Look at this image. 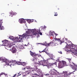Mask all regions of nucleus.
<instances>
[{"label":"nucleus","mask_w":77,"mask_h":77,"mask_svg":"<svg viewBox=\"0 0 77 77\" xmlns=\"http://www.w3.org/2000/svg\"><path fill=\"white\" fill-rule=\"evenodd\" d=\"M40 32V29L39 30L36 29H29L28 30V33L25 35V38L26 39H28L29 38V36H32V35H38Z\"/></svg>","instance_id":"1"},{"label":"nucleus","mask_w":77,"mask_h":77,"mask_svg":"<svg viewBox=\"0 0 77 77\" xmlns=\"http://www.w3.org/2000/svg\"><path fill=\"white\" fill-rule=\"evenodd\" d=\"M70 48H66L65 50L67 52H68V51H72L75 52L77 51V48L76 45H75L73 44L71 45Z\"/></svg>","instance_id":"2"},{"label":"nucleus","mask_w":77,"mask_h":77,"mask_svg":"<svg viewBox=\"0 0 77 77\" xmlns=\"http://www.w3.org/2000/svg\"><path fill=\"white\" fill-rule=\"evenodd\" d=\"M54 60V59L53 58H50L46 60H44L42 62V61H38V62L39 64L42 65L44 66H47V65L48 64H49V63L48 62V60Z\"/></svg>","instance_id":"3"},{"label":"nucleus","mask_w":77,"mask_h":77,"mask_svg":"<svg viewBox=\"0 0 77 77\" xmlns=\"http://www.w3.org/2000/svg\"><path fill=\"white\" fill-rule=\"evenodd\" d=\"M29 71L30 72H37L38 74H40L41 73V69H38V68H35V69L31 68L29 69Z\"/></svg>","instance_id":"4"},{"label":"nucleus","mask_w":77,"mask_h":77,"mask_svg":"<svg viewBox=\"0 0 77 77\" xmlns=\"http://www.w3.org/2000/svg\"><path fill=\"white\" fill-rule=\"evenodd\" d=\"M30 52L31 56H34V57H35V59L39 60V57H41V55H40L34 54V53L32 52L31 51H30Z\"/></svg>","instance_id":"5"},{"label":"nucleus","mask_w":77,"mask_h":77,"mask_svg":"<svg viewBox=\"0 0 77 77\" xmlns=\"http://www.w3.org/2000/svg\"><path fill=\"white\" fill-rule=\"evenodd\" d=\"M66 62L65 61H59L58 63V67L60 68H63L64 66H66Z\"/></svg>","instance_id":"6"},{"label":"nucleus","mask_w":77,"mask_h":77,"mask_svg":"<svg viewBox=\"0 0 77 77\" xmlns=\"http://www.w3.org/2000/svg\"><path fill=\"white\" fill-rule=\"evenodd\" d=\"M55 40H53L52 41V43H53V44H54V46H56V45H57V43H56V40L58 41V42H60L61 43H63V42H64V41H63V42H62L61 40L60 39V38H56L55 39Z\"/></svg>","instance_id":"7"},{"label":"nucleus","mask_w":77,"mask_h":77,"mask_svg":"<svg viewBox=\"0 0 77 77\" xmlns=\"http://www.w3.org/2000/svg\"><path fill=\"white\" fill-rule=\"evenodd\" d=\"M2 42H3V43L4 45L5 46V47H7L8 48L10 47V48L11 47V46L9 47V45L8 41L6 40H5L3 42L2 41Z\"/></svg>","instance_id":"8"},{"label":"nucleus","mask_w":77,"mask_h":77,"mask_svg":"<svg viewBox=\"0 0 77 77\" xmlns=\"http://www.w3.org/2000/svg\"><path fill=\"white\" fill-rule=\"evenodd\" d=\"M57 71L54 69H51L49 71V73L50 74L52 75H55L56 74V72Z\"/></svg>","instance_id":"9"},{"label":"nucleus","mask_w":77,"mask_h":77,"mask_svg":"<svg viewBox=\"0 0 77 77\" xmlns=\"http://www.w3.org/2000/svg\"><path fill=\"white\" fill-rule=\"evenodd\" d=\"M0 60L3 61V62H4L5 63V64L6 65H9V63H7L6 61L8 60L5 58H3V57L0 58Z\"/></svg>","instance_id":"10"},{"label":"nucleus","mask_w":77,"mask_h":77,"mask_svg":"<svg viewBox=\"0 0 77 77\" xmlns=\"http://www.w3.org/2000/svg\"><path fill=\"white\" fill-rule=\"evenodd\" d=\"M63 73L64 74L65 77H67V76L71 75L72 73L70 72L69 73H68V72H67V71H63Z\"/></svg>","instance_id":"11"},{"label":"nucleus","mask_w":77,"mask_h":77,"mask_svg":"<svg viewBox=\"0 0 77 77\" xmlns=\"http://www.w3.org/2000/svg\"><path fill=\"white\" fill-rule=\"evenodd\" d=\"M23 39V38H21V37H20L18 38V37H16L15 38V41H16L18 42V40L19 41L18 42H21V40H22Z\"/></svg>","instance_id":"12"},{"label":"nucleus","mask_w":77,"mask_h":77,"mask_svg":"<svg viewBox=\"0 0 77 77\" xmlns=\"http://www.w3.org/2000/svg\"><path fill=\"white\" fill-rule=\"evenodd\" d=\"M2 23H3L2 20H0V30H3L4 29L3 26H2Z\"/></svg>","instance_id":"13"},{"label":"nucleus","mask_w":77,"mask_h":77,"mask_svg":"<svg viewBox=\"0 0 77 77\" xmlns=\"http://www.w3.org/2000/svg\"><path fill=\"white\" fill-rule=\"evenodd\" d=\"M15 62V60L14 61L13 60H11L10 62H9L10 63H12L10 65V66H11V65H13V66H14Z\"/></svg>","instance_id":"14"},{"label":"nucleus","mask_w":77,"mask_h":77,"mask_svg":"<svg viewBox=\"0 0 77 77\" xmlns=\"http://www.w3.org/2000/svg\"><path fill=\"white\" fill-rule=\"evenodd\" d=\"M24 21V19H19V22L21 24L23 23Z\"/></svg>","instance_id":"15"},{"label":"nucleus","mask_w":77,"mask_h":77,"mask_svg":"<svg viewBox=\"0 0 77 77\" xmlns=\"http://www.w3.org/2000/svg\"><path fill=\"white\" fill-rule=\"evenodd\" d=\"M12 52L13 53H16L17 50H16V49H15V47H14V48H12Z\"/></svg>","instance_id":"16"},{"label":"nucleus","mask_w":77,"mask_h":77,"mask_svg":"<svg viewBox=\"0 0 77 77\" xmlns=\"http://www.w3.org/2000/svg\"><path fill=\"white\" fill-rule=\"evenodd\" d=\"M14 64L15 65L16 64H17V65H21V61H15V62H14Z\"/></svg>","instance_id":"17"},{"label":"nucleus","mask_w":77,"mask_h":77,"mask_svg":"<svg viewBox=\"0 0 77 77\" xmlns=\"http://www.w3.org/2000/svg\"><path fill=\"white\" fill-rule=\"evenodd\" d=\"M36 60L35 59V58H34L32 59V61L34 62V65H36V63H37V60Z\"/></svg>","instance_id":"18"},{"label":"nucleus","mask_w":77,"mask_h":77,"mask_svg":"<svg viewBox=\"0 0 77 77\" xmlns=\"http://www.w3.org/2000/svg\"><path fill=\"white\" fill-rule=\"evenodd\" d=\"M51 66H53V64H52V63H49L46 66H47L48 68L49 69V68H50Z\"/></svg>","instance_id":"19"},{"label":"nucleus","mask_w":77,"mask_h":77,"mask_svg":"<svg viewBox=\"0 0 77 77\" xmlns=\"http://www.w3.org/2000/svg\"><path fill=\"white\" fill-rule=\"evenodd\" d=\"M72 69H73L74 70H76V69H77L76 68V65H74L73 67H72Z\"/></svg>","instance_id":"20"},{"label":"nucleus","mask_w":77,"mask_h":77,"mask_svg":"<svg viewBox=\"0 0 77 77\" xmlns=\"http://www.w3.org/2000/svg\"><path fill=\"white\" fill-rule=\"evenodd\" d=\"M49 46H54V45L53 44L52 41L51 42H50V43H49Z\"/></svg>","instance_id":"21"},{"label":"nucleus","mask_w":77,"mask_h":77,"mask_svg":"<svg viewBox=\"0 0 77 77\" xmlns=\"http://www.w3.org/2000/svg\"><path fill=\"white\" fill-rule=\"evenodd\" d=\"M26 63L23 62H21V65H23V66H24V65H26Z\"/></svg>","instance_id":"22"},{"label":"nucleus","mask_w":77,"mask_h":77,"mask_svg":"<svg viewBox=\"0 0 77 77\" xmlns=\"http://www.w3.org/2000/svg\"><path fill=\"white\" fill-rule=\"evenodd\" d=\"M22 38H25V34H23V35H20V36Z\"/></svg>","instance_id":"23"},{"label":"nucleus","mask_w":77,"mask_h":77,"mask_svg":"<svg viewBox=\"0 0 77 77\" xmlns=\"http://www.w3.org/2000/svg\"><path fill=\"white\" fill-rule=\"evenodd\" d=\"M50 57H51V58H53V55L52 54H50L49 55Z\"/></svg>","instance_id":"24"},{"label":"nucleus","mask_w":77,"mask_h":77,"mask_svg":"<svg viewBox=\"0 0 77 77\" xmlns=\"http://www.w3.org/2000/svg\"><path fill=\"white\" fill-rule=\"evenodd\" d=\"M45 46H50V44L49 43H47L46 42H45Z\"/></svg>","instance_id":"25"},{"label":"nucleus","mask_w":77,"mask_h":77,"mask_svg":"<svg viewBox=\"0 0 77 77\" xmlns=\"http://www.w3.org/2000/svg\"><path fill=\"white\" fill-rule=\"evenodd\" d=\"M67 60H68L69 62H71V59L67 58Z\"/></svg>","instance_id":"26"},{"label":"nucleus","mask_w":77,"mask_h":77,"mask_svg":"<svg viewBox=\"0 0 77 77\" xmlns=\"http://www.w3.org/2000/svg\"><path fill=\"white\" fill-rule=\"evenodd\" d=\"M30 72L29 71H26V73H27V74H29V73Z\"/></svg>","instance_id":"27"},{"label":"nucleus","mask_w":77,"mask_h":77,"mask_svg":"<svg viewBox=\"0 0 77 77\" xmlns=\"http://www.w3.org/2000/svg\"><path fill=\"white\" fill-rule=\"evenodd\" d=\"M51 35V36H54V35L53 34H54V32H51L50 33Z\"/></svg>","instance_id":"28"},{"label":"nucleus","mask_w":77,"mask_h":77,"mask_svg":"<svg viewBox=\"0 0 77 77\" xmlns=\"http://www.w3.org/2000/svg\"><path fill=\"white\" fill-rule=\"evenodd\" d=\"M13 37L10 36L9 37V39H11V40H13V39H14V38H12Z\"/></svg>","instance_id":"29"},{"label":"nucleus","mask_w":77,"mask_h":77,"mask_svg":"<svg viewBox=\"0 0 77 77\" xmlns=\"http://www.w3.org/2000/svg\"><path fill=\"white\" fill-rule=\"evenodd\" d=\"M54 16H57L58 14L57 12L54 13Z\"/></svg>","instance_id":"30"},{"label":"nucleus","mask_w":77,"mask_h":77,"mask_svg":"<svg viewBox=\"0 0 77 77\" xmlns=\"http://www.w3.org/2000/svg\"><path fill=\"white\" fill-rule=\"evenodd\" d=\"M40 53H42V52H45L47 54V52H46L45 50H44L43 51H42L40 52V51H39Z\"/></svg>","instance_id":"31"},{"label":"nucleus","mask_w":77,"mask_h":77,"mask_svg":"<svg viewBox=\"0 0 77 77\" xmlns=\"http://www.w3.org/2000/svg\"><path fill=\"white\" fill-rule=\"evenodd\" d=\"M2 75H3V74H4V75H6H6H7V74H5V73L2 72Z\"/></svg>","instance_id":"32"},{"label":"nucleus","mask_w":77,"mask_h":77,"mask_svg":"<svg viewBox=\"0 0 77 77\" xmlns=\"http://www.w3.org/2000/svg\"><path fill=\"white\" fill-rule=\"evenodd\" d=\"M14 14H15V13L14 12H12L11 13V15H14Z\"/></svg>","instance_id":"33"},{"label":"nucleus","mask_w":77,"mask_h":77,"mask_svg":"<svg viewBox=\"0 0 77 77\" xmlns=\"http://www.w3.org/2000/svg\"><path fill=\"white\" fill-rule=\"evenodd\" d=\"M45 43H44L43 44L41 43V45H45Z\"/></svg>","instance_id":"34"},{"label":"nucleus","mask_w":77,"mask_h":77,"mask_svg":"<svg viewBox=\"0 0 77 77\" xmlns=\"http://www.w3.org/2000/svg\"><path fill=\"white\" fill-rule=\"evenodd\" d=\"M29 20V21L31 23L33 21H32V20L31 19Z\"/></svg>","instance_id":"35"},{"label":"nucleus","mask_w":77,"mask_h":77,"mask_svg":"<svg viewBox=\"0 0 77 77\" xmlns=\"http://www.w3.org/2000/svg\"><path fill=\"white\" fill-rule=\"evenodd\" d=\"M69 42H70V43H72V42H71L69 41V40L68 41V43L69 44Z\"/></svg>","instance_id":"36"},{"label":"nucleus","mask_w":77,"mask_h":77,"mask_svg":"<svg viewBox=\"0 0 77 77\" xmlns=\"http://www.w3.org/2000/svg\"><path fill=\"white\" fill-rule=\"evenodd\" d=\"M3 75V73L2 72L0 74V77H1V75Z\"/></svg>","instance_id":"37"},{"label":"nucleus","mask_w":77,"mask_h":77,"mask_svg":"<svg viewBox=\"0 0 77 77\" xmlns=\"http://www.w3.org/2000/svg\"><path fill=\"white\" fill-rule=\"evenodd\" d=\"M25 75H23V77H26V75H27V74H25Z\"/></svg>","instance_id":"38"},{"label":"nucleus","mask_w":77,"mask_h":77,"mask_svg":"<svg viewBox=\"0 0 77 77\" xmlns=\"http://www.w3.org/2000/svg\"><path fill=\"white\" fill-rule=\"evenodd\" d=\"M30 68V67H26V69H29V70Z\"/></svg>","instance_id":"39"},{"label":"nucleus","mask_w":77,"mask_h":77,"mask_svg":"<svg viewBox=\"0 0 77 77\" xmlns=\"http://www.w3.org/2000/svg\"><path fill=\"white\" fill-rule=\"evenodd\" d=\"M65 39L66 40V42H68V39L67 38H65Z\"/></svg>","instance_id":"40"},{"label":"nucleus","mask_w":77,"mask_h":77,"mask_svg":"<svg viewBox=\"0 0 77 77\" xmlns=\"http://www.w3.org/2000/svg\"><path fill=\"white\" fill-rule=\"evenodd\" d=\"M50 75V74H46V75H47H47Z\"/></svg>","instance_id":"41"},{"label":"nucleus","mask_w":77,"mask_h":77,"mask_svg":"<svg viewBox=\"0 0 77 77\" xmlns=\"http://www.w3.org/2000/svg\"><path fill=\"white\" fill-rule=\"evenodd\" d=\"M44 29H46V28H47V27L46 26H44Z\"/></svg>","instance_id":"42"},{"label":"nucleus","mask_w":77,"mask_h":77,"mask_svg":"<svg viewBox=\"0 0 77 77\" xmlns=\"http://www.w3.org/2000/svg\"><path fill=\"white\" fill-rule=\"evenodd\" d=\"M39 34H40V35H42V33L41 32H40Z\"/></svg>","instance_id":"43"},{"label":"nucleus","mask_w":77,"mask_h":77,"mask_svg":"<svg viewBox=\"0 0 77 77\" xmlns=\"http://www.w3.org/2000/svg\"><path fill=\"white\" fill-rule=\"evenodd\" d=\"M55 34L56 35V36H57V35H58L57 34Z\"/></svg>","instance_id":"44"},{"label":"nucleus","mask_w":77,"mask_h":77,"mask_svg":"<svg viewBox=\"0 0 77 77\" xmlns=\"http://www.w3.org/2000/svg\"><path fill=\"white\" fill-rule=\"evenodd\" d=\"M60 53V54H62V52H59Z\"/></svg>","instance_id":"45"},{"label":"nucleus","mask_w":77,"mask_h":77,"mask_svg":"<svg viewBox=\"0 0 77 77\" xmlns=\"http://www.w3.org/2000/svg\"><path fill=\"white\" fill-rule=\"evenodd\" d=\"M17 75V74L14 75V76H13V77H15V76Z\"/></svg>","instance_id":"46"},{"label":"nucleus","mask_w":77,"mask_h":77,"mask_svg":"<svg viewBox=\"0 0 77 77\" xmlns=\"http://www.w3.org/2000/svg\"><path fill=\"white\" fill-rule=\"evenodd\" d=\"M66 45H68V44H67V42H66Z\"/></svg>","instance_id":"47"},{"label":"nucleus","mask_w":77,"mask_h":77,"mask_svg":"<svg viewBox=\"0 0 77 77\" xmlns=\"http://www.w3.org/2000/svg\"><path fill=\"white\" fill-rule=\"evenodd\" d=\"M76 69H77V65L76 66Z\"/></svg>","instance_id":"48"},{"label":"nucleus","mask_w":77,"mask_h":77,"mask_svg":"<svg viewBox=\"0 0 77 77\" xmlns=\"http://www.w3.org/2000/svg\"><path fill=\"white\" fill-rule=\"evenodd\" d=\"M32 77H36L33 76Z\"/></svg>","instance_id":"49"},{"label":"nucleus","mask_w":77,"mask_h":77,"mask_svg":"<svg viewBox=\"0 0 77 77\" xmlns=\"http://www.w3.org/2000/svg\"><path fill=\"white\" fill-rule=\"evenodd\" d=\"M66 31H67V29H66Z\"/></svg>","instance_id":"50"},{"label":"nucleus","mask_w":77,"mask_h":77,"mask_svg":"<svg viewBox=\"0 0 77 77\" xmlns=\"http://www.w3.org/2000/svg\"><path fill=\"white\" fill-rule=\"evenodd\" d=\"M75 54H77V53H76Z\"/></svg>","instance_id":"51"},{"label":"nucleus","mask_w":77,"mask_h":77,"mask_svg":"<svg viewBox=\"0 0 77 77\" xmlns=\"http://www.w3.org/2000/svg\"><path fill=\"white\" fill-rule=\"evenodd\" d=\"M71 66H72V65H71Z\"/></svg>","instance_id":"52"},{"label":"nucleus","mask_w":77,"mask_h":77,"mask_svg":"<svg viewBox=\"0 0 77 77\" xmlns=\"http://www.w3.org/2000/svg\"><path fill=\"white\" fill-rule=\"evenodd\" d=\"M21 75V74H20V75Z\"/></svg>","instance_id":"53"},{"label":"nucleus","mask_w":77,"mask_h":77,"mask_svg":"<svg viewBox=\"0 0 77 77\" xmlns=\"http://www.w3.org/2000/svg\"><path fill=\"white\" fill-rule=\"evenodd\" d=\"M73 72H74V71H73Z\"/></svg>","instance_id":"54"}]
</instances>
